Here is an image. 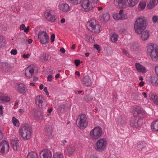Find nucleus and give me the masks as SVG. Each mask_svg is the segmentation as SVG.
I'll return each instance as SVG.
<instances>
[{"instance_id":"f257e3e1","label":"nucleus","mask_w":158,"mask_h":158,"mask_svg":"<svg viewBox=\"0 0 158 158\" xmlns=\"http://www.w3.org/2000/svg\"><path fill=\"white\" fill-rule=\"evenodd\" d=\"M147 20L143 17H140L136 20L134 24V28L135 33L137 34H140L146 28Z\"/></svg>"},{"instance_id":"f03ea898","label":"nucleus","mask_w":158,"mask_h":158,"mask_svg":"<svg viewBox=\"0 0 158 158\" xmlns=\"http://www.w3.org/2000/svg\"><path fill=\"white\" fill-rule=\"evenodd\" d=\"M114 0L115 6L119 8H126L127 7H132L135 6L139 0Z\"/></svg>"},{"instance_id":"7ed1b4c3","label":"nucleus","mask_w":158,"mask_h":158,"mask_svg":"<svg viewBox=\"0 0 158 158\" xmlns=\"http://www.w3.org/2000/svg\"><path fill=\"white\" fill-rule=\"evenodd\" d=\"M147 53L150 55L153 61L158 60V48L156 44H149L146 47Z\"/></svg>"},{"instance_id":"20e7f679","label":"nucleus","mask_w":158,"mask_h":158,"mask_svg":"<svg viewBox=\"0 0 158 158\" xmlns=\"http://www.w3.org/2000/svg\"><path fill=\"white\" fill-rule=\"evenodd\" d=\"M87 118L85 114H81L77 116L76 121L77 126L80 129L85 128L87 126Z\"/></svg>"},{"instance_id":"39448f33","label":"nucleus","mask_w":158,"mask_h":158,"mask_svg":"<svg viewBox=\"0 0 158 158\" xmlns=\"http://www.w3.org/2000/svg\"><path fill=\"white\" fill-rule=\"evenodd\" d=\"M88 29L91 31L95 33H99L101 31V26L97 23L94 19H90L88 22Z\"/></svg>"},{"instance_id":"423d86ee","label":"nucleus","mask_w":158,"mask_h":158,"mask_svg":"<svg viewBox=\"0 0 158 158\" xmlns=\"http://www.w3.org/2000/svg\"><path fill=\"white\" fill-rule=\"evenodd\" d=\"M107 145L106 140L104 138H101L96 143L94 148L98 152H102L106 149Z\"/></svg>"},{"instance_id":"0eeeda50","label":"nucleus","mask_w":158,"mask_h":158,"mask_svg":"<svg viewBox=\"0 0 158 158\" xmlns=\"http://www.w3.org/2000/svg\"><path fill=\"white\" fill-rule=\"evenodd\" d=\"M30 127L28 124H23L21 126L19 129V135L24 139H27L29 136Z\"/></svg>"},{"instance_id":"6e6552de","label":"nucleus","mask_w":158,"mask_h":158,"mask_svg":"<svg viewBox=\"0 0 158 158\" xmlns=\"http://www.w3.org/2000/svg\"><path fill=\"white\" fill-rule=\"evenodd\" d=\"M35 104L40 108H45L47 106L45 99L41 95H37L35 99Z\"/></svg>"},{"instance_id":"1a4fd4ad","label":"nucleus","mask_w":158,"mask_h":158,"mask_svg":"<svg viewBox=\"0 0 158 158\" xmlns=\"http://www.w3.org/2000/svg\"><path fill=\"white\" fill-rule=\"evenodd\" d=\"M38 38L43 44L48 43L49 41V36L45 31H40L38 34Z\"/></svg>"},{"instance_id":"9d476101","label":"nucleus","mask_w":158,"mask_h":158,"mask_svg":"<svg viewBox=\"0 0 158 158\" xmlns=\"http://www.w3.org/2000/svg\"><path fill=\"white\" fill-rule=\"evenodd\" d=\"M90 134L92 139H97L102 135V131L101 128L96 127L91 131Z\"/></svg>"},{"instance_id":"9b49d317","label":"nucleus","mask_w":158,"mask_h":158,"mask_svg":"<svg viewBox=\"0 0 158 158\" xmlns=\"http://www.w3.org/2000/svg\"><path fill=\"white\" fill-rule=\"evenodd\" d=\"M81 2L82 9L83 11H88L93 8L92 3L89 0H83Z\"/></svg>"},{"instance_id":"f8f14e48","label":"nucleus","mask_w":158,"mask_h":158,"mask_svg":"<svg viewBox=\"0 0 158 158\" xmlns=\"http://www.w3.org/2000/svg\"><path fill=\"white\" fill-rule=\"evenodd\" d=\"M9 144L7 141H2L0 143V153L6 154L9 151Z\"/></svg>"},{"instance_id":"ddd939ff","label":"nucleus","mask_w":158,"mask_h":158,"mask_svg":"<svg viewBox=\"0 0 158 158\" xmlns=\"http://www.w3.org/2000/svg\"><path fill=\"white\" fill-rule=\"evenodd\" d=\"M142 119L136 116H133L130 120V125L132 127H137L140 126L141 123Z\"/></svg>"},{"instance_id":"4468645a","label":"nucleus","mask_w":158,"mask_h":158,"mask_svg":"<svg viewBox=\"0 0 158 158\" xmlns=\"http://www.w3.org/2000/svg\"><path fill=\"white\" fill-rule=\"evenodd\" d=\"M44 16L46 19L49 21L54 22L56 21L55 16L53 14V11L51 10H46L44 14Z\"/></svg>"},{"instance_id":"2eb2a0df","label":"nucleus","mask_w":158,"mask_h":158,"mask_svg":"<svg viewBox=\"0 0 158 158\" xmlns=\"http://www.w3.org/2000/svg\"><path fill=\"white\" fill-rule=\"evenodd\" d=\"M134 115V116L137 117L139 118L142 119L145 116V114L140 107H137L135 109Z\"/></svg>"},{"instance_id":"dca6fc26","label":"nucleus","mask_w":158,"mask_h":158,"mask_svg":"<svg viewBox=\"0 0 158 158\" xmlns=\"http://www.w3.org/2000/svg\"><path fill=\"white\" fill-rule=\"evenodd\" d=\"M81 83L83 85L89 87L92 85V82L89 76H86L83 77Z\"/></svg>"},{"instance_id":"f3484780","label":"nucleus","mask_w":158,"mask_h":158,"mask_svg":"<svg viewBox=\"0 0 158 158\" xmlns=\"http://www.w3.org/2000/svg\"><path fill=\"white\" fill-rule=\"evenodd\" d=\"M51 152L48 150H44L42 151L40 153V158H51Z\"/></svg>"},{"instance_id":"a211bd4d","label":"nucleus","mask_w":158,"mask_h":158,"mask_svg":"<svg viewBox=\"0 0 158 158\" xmlns=\"http://www.w3.org/2000/svg\"><path fill=\"white\" fill-rule=\"evenodd\" d=\"M58 8L62 12L66 13L70 10L69 5L66 3H62L59 4Z\"/></svg>"},{"instance_id":"6ab92c4d","label":"nucleus","mask_w":158,"mask_h":158,"mask_svg":"<svg viewBox=\"0 0 158 158\" xmlns=\"http://www.w3.org/2000/svg\"><path fill=\"white\" fill-rule=\"evenodd\" d=\"M123 10L121 9L119 11V13L115 14L113 15V18L116 20L125 19V15L123 14Z\"/></svg>"},{"instance_id":"aec40b11","label":"nucleus","mask_w":158,"mask_h":158,"mask_svg":"<svg viewBox=\"0 0 158 158\" xmlns=\"http://www.w3.org/2000/svg\"><path fill=\"white\" fill-rule=\"evenodd\" d=\"M150 99L155 104L158 105V96L154 92H151L148 96Z\"/></svg>"},{"instance_id":"412c9836","label":"nucleus","mask_w":158,"mask_h":158,"mask_svg":"<svg viewBox=\"0 0 158 158\" xmlns=\"http://www.w3.org/2000/svg\"><path fill=\"white\" fill-rule=\"evenodd\" d=\"M16 88L19 92L23 94L25 93L27 90L26 87L23 83L18 84L16 86Z\"/></svg>"},{"instance_id":"4be33fe9","label":"nucleus","mask_w":158,"mask_h":158,"mask_svg":"<svg viewBox=\"0 0 158 158\" xmlns=\"http://www.w3.org/2000/svg\"><path fill=\"white\" fill-rule=\"evenodd\" d=\"M32 113L34 116L37 117L39 119H42L43 117L42 113L40 110L36 109H34Z\"/></svg>"},{"instance_id":"5701e85b","label":"nucleus","mask_w":158,"mask_h":158,"mask_svg":"<svg viewBox=\"0 0 158 158\" xmlns=\"http://www.w3.org/2000/svg\"><path fill=\"white\" fill-rule=\"evenodd\" d=\"M0 100L3 102H9L10 101V99L8 95L3 93H0Z\"/></svg>"},{"instance_id":"b1692460","label":"nucleus","mask_w":158,"mask_h":158,"mask_svg":"<svg viewBox=\"0 0 158 158\" xmlns=\"http://www.w3.org/2000/svg\"><path fill=\"white\" fill-rule=\"evenodd\" d=\"M135 66L136 69L139 72L143 73L146 72L145 68L140 64L136 63Z\"/></svg>"},{"instance_id":"393cba45","label":"nucleus","mask_w":158,"mask_h":158,"mask_svg":"<svg viewBox=\"0 0 158 158\" xmlns=\"http://www.w3.org/2000/svg\"><path fill=\"white\" fill-rule=\"evenodd\" d=\"M150 35V34L149 31L148 30H146L144 31L141 34V38L142 40L145 41L146 40Z\"/></svg>"},{"instance_id":"a878e982","label":"nucleus","mask_w":158,"mask_h":158,"mask_svg":"<svg viewBox=\"0 0 158 158\" xmlns=\"http://www.w3.org/2000/svg\"><path fill=\"white\" fill-rule=\"evenodd\" d=\"M151 127L152 131L158 132V119L152 123Z\"/></svg>"},{"instance_id":"bb28decb","label":"nucleus","mask_w":158,"mask_h":158,"mask_svg":"<svg viewBox=\"0 0 158 158\" xmlns=\"http://www.w3.org/2000/svg\"><path fill=\"white\" fill-rule=\"evenodd\" d=\"M158 2L157 0H150L147 5V7L149 9H152L157 4Z\"/></svg>"},{"instance_id":"cd10ccee","label":"nucleus","mask_w":158,"mask_h":158,"mask_svg":"<svg viewBox=\"0 0 158 158\" xmlns=\"http://www.w3.org/2000/svg\"><path fill=\"white\" fill-rule=\"evenodd\" d=\"M110 16L107 13H105L103 14L101 17L100 20L103 22H106L109 19Z\"/></svg>"},{"instance_id":"c85d7f7f","label":"nucleus","mask_w":158,"mask_h":158,"mask_svg":"<svg viewBox=\"0 0 158 158\" xmlns=\"http://www.w3.org/2000/svg\"><path fill=\"white\" fill-rule=\"evenodd\" d=\"M150 82L153 86H158V79L156 77H151L150 78Z\"/></svg>"},{"instance_id":"c756f323","label":"nucleus","mask_w":158,"mask_h":158,"mask_svg":"<svg viewBox=\"0 0 158 158\" xmlns=\"http://www.w3.org/2000/svg\"><path fill=\"white\" fill-rule=\"evenodd\" d=\"M11 144L13 148L14 151L17 150L19 148L18 142L17 140H12L11 142Z\"/></svg>"},{"instance_id":"7c9ffc66","label":"nucleus","mask_w":158,"mask_h":158,"mask_svg":"<svg viewBox=\"0 0 158 158\" xmlns=\"http://www.w3.org/2000/svg\"><path fill=\"white\" fill-rule=\"evenodd\" d=\"M50 59V57L48 54H43L40 57V60L43 62H45L46 61H48Z\"/></svg>"},{"instance_id":"2f4dec72","label":"nucleus","mask_w":158,"mask_h":158,"mask_svg":"<svg viewBox=\"0 0 158 158\" xmlns=\"http://www.w3.org/2000/svg\"><path fill=\"white\" fill-rule=\"evenodd\" d=\"M146 3V1L145 0L140 1L139 5V8L140 10H143L145 8Z\"/></svg>"},{"instance_id":"473e14b6","label":"nucleus","mask_w":158,"mask_h":158,"mask_svg":"<svg viewBox=\"0 0 158 158\" xmlns=\"http://www.w3.org/2000/svg\"><path fill=\"white\" fill-rule=\"evenodd\" d=\"M12 122L14 126L16 127H19V126L20 124L19 120L15 117H13L12 118Z\"/></svg>"},{"instance_id":"72a5a7b5","label":"nucleus","mask_w":158,"mask_h":158,"mask_svg":"<svg viewBox=\"0 0 158 158\" xmlns=\"http://www.w3.org/2000/svg\"><path fill=\"white\" fill-rule=\"evenodd\" d=\"M75 150V147L73 146L70 147L68 149L66 152V153L68 155H71L74 152Z\"/></svg>"},{"instance_id":"f704fd0d","label":"nucleus","mask_w":158,"mask_h":158,"mask_svg":"<svg viewBox=\"0 0 158 158\" xmlns=\"http://www.w3.org/2000/svg\"><path fill=\"white\" fill-rule=\"evenodd\" d=\"M52 158H64V156L62 153L57 152L54 154Z\"/></svg>"},{"instance_id":"c9c22d12","label":"nucleus","mask_w":158,"mask_h":158,"mask_svg":"<svg viewBox=\"0 0 158 158\" xmlns=\"http://www.w3.org/2000/svg\"><path fill=\"white\" fill-rule=\"evenodd\" d=\"M20 29L21 30H23L25 32L27 33L29 30V27H26L25 25L23 24L21 25L20 26Z\"/></svg>"},{"instance_id":"e433bc0d","label":"nucleus","mask_w":158,"mask_h":158,"mask_svg":"<svg viewBox=\"0 0 158 158\" xmlns=\"http://www.w3.org/2000/svg\"><path fill=\"white\" fill-rule=\"evenodd\" d=\"M30 74L31 75H32L34 72H36L37 71V68L36 66L33 64L30 65Z\"/></svg>"},{"instance_id":"4c0bfd02","label":"nucleus","mask_w":158,"mask_h":158,"mask_svg":"<svg viewBox=\"0 0 158 158\" xmlns=\"http://www.w3.org/2000/svg\"><path fill=\"white\" fill-rule=\"evenodd\" d=\"M118 35L116 34H114L110 36V39L113 42H115L118 40Z\"/></svg>"},{"instance_id":"58836bf2","label":"nucleus","mask_w":158,"mask_h":158,"mask_svg":"<svg viewBox=\"0 0 158 158\" xmlns=\"http://www.w3.org/2000/svg\"><path fill=\"white\" fill-rule=\"evenodd\" d=\"M6 43L5 37L2 35L0 36V47L4 45Z\"/></svg>"},{"instance_id":"ea45409f","label":"nucleus","mask_w":158,"mask_h":158,"mask_svg":"<svg viewBox=\"0 0 158 158\" xmlns=\"http://www.w3.org/2000/svg\"><path fill=\"white\" fill-rule=\"evenodd\" d=\"M72 4L74 5H77L80 4L81 0H68Z\"/></svg>"},{"instance_id":"a19ab883","label":"nucleus","mask_w":158,"mask_h":158,"mask_svg":"<svg viewBox=\"0 0 158 158\" xmlns=\"http://www.w3.org/2000/svg\"><path fill=\"white\" fill-rule=\"evenodd\" d=\"M65 106L64 105H61L59 106L58 109V111L60 112H64L65 110Z\"/></svg>"},{"instance_id":"79ce46f5","label":"nucleus","mask_w":158,"mask_h":158,"mask_svg":"<svg viewBox=\"0 0 158 158\" xmlns=\"http://www.w3.org/2000/svg\"><path fill=\"white\" fill-rule=\"evenodd\" d=\"M24 74L25 76L28 78L30 77V67L28 66L25 69L24 71Z\"/></svg>"},{"instance_id":"37998d69","label":"nucleus","mask_w":158,"mask_h":158,"mask_svg":"<svg viewBox=\"0 0 158 158\" xmlns=\"http://www.w3.org/2000/svg\"><path fill=\"white\" fill-rule=\"evenodd\" d=\"M30 158H38L37 153L34 152H30Z\"/></svg>"},{"instance_id":"c03bdc74","label":"nucleus","mask_w":158,"mask_h":158,"mask_svg":"<svg viewBox=\"0 0 158 158\" xmlns=\"http://www.w3.org/2000/svg\"><path fill=\"white\" fill-rule=\"evenodd\" d=\"M17 51L16 49H13L11 50L10 52L11 55H16L17 53Z\"/></svg>"},{"instance_id":"a18cd8bd","label":"nucleus","mask_w":158,"mask_h":158,"mask_svg":"<svg viewBox=\"0 0 158 158\" xmlns=\"http://www.w3.org/2000/svg\"><path fill=\"white\" fill-rule=\"evenodd\" d=\"M93 99V98L91 96H86V98H85V100L87 102H90L92 101Z\"/></svg>"},{"instance_id":"49530a36","label":"nucleus","mask_w":158,"mask_h":158,"mask_svg":"<svg viewBox=\"0 0 158 158\" xmlns=\"http://www.w3.org/2000/svg\"><path fill=\"white\" fill-rule=\"evenodd\" d=\"M152 20L154 23L156 22L158 20V16H153L152 18Z\"/></svg>"},{"instance_id":"de8ad7c7","label":"nucleus","mask_w":158,"mask_h":158,"mask_svg":"<svg viewBox=\"0 0 158 158\" xmlns=\"http://www.w3.org/2000/svg\"><path fill=\"white\" fill-rule=\"evenodd\" d=\"M46 134L48 136L52 135L51 130L50 128H49L47 129Z\"/></svg>"},{"instance_id":"09e8293b","label":"nucleus","mask_w":158,"mask_h":158,"mask_svg":"<svg viewBox=\"0 0 158 158\" xmlns=\"http://www.w3.org/2000/svg\"><path fill=\"white\" fill-rule=\"evenodd\" d=\"M55 34H52V35L51 36V39H50V40H51V42L52 43L54 42V41L55 40Z\"/></svg>"},{"instance_id":"8fccbe9b","label":"nucleus","mask_w":158,"mask_h":158,"mask_svg":"<svg viewBox=\"0 0 158 158\" xmlns=\"http://www.w3.org/2000/svg\"><path fill=\"white\" fill-rule=\"evenodd\" d=\"M74 62L77 66H78L80 64V61L79 60H75Z\"/></svg>"},{"instance_id":"3c124183","label":"nucleus","mask_w":158,"mask_h":158,"mask_svg":"<svg viewBox=\"0 0 158 158\" xmlns=\"http://www.w3.org/2000/svg\"><path fill=\"white\" fill-rule=\"evenodd\" d=\"M94 48L97 49L98 51H100V49L99 46L97 44H95L94 45Z\"/></svg>"},{"instance_id":"603ef678","label":"nucleus","mask_w":158,"mask_h":158,"mask_svg":"<svg viewBox=\"0 0 158 158\" xmlns=\"http://www.w3.org/2000/svg\"><path fill=\"white\" fill-rule=\"evenodd\" d=\"M30 56V55L29 54H24L23 56V57L24 59H27Z\"/></svg>"},{"instance_id":"864d4df0","label":"nucleus","mask_w":158,"mask_h":158,"mask_svg":"<svg viewBox=\"0 0 158 158\" xmlns=\"http://www.w3.org/2000/svg\"><path fill=\"white\" fill-rule=\"evenodd\" d=\"M47 81H51L52 79V75H49L47 77Z\"/></svg>"},{"instance_id":"5fc2aeb1","label":"nucleus","mask_w":158,"mask_h":158,"mask_svg":"<svg viewBox=\"0 0 158 158\" xmlns=\"http://www.w3.org/2000/svg\"><path fill=\"white\" fill-rule=\"evenodd\" d=\"M44 91L45 92L46 95H49V93L48 91V89L47 87H44Z\"/></svg>"},{"instance_id":"6e6d98bb","label":"nucleus","mask_w":158,"mask_h":158,"mask_svg":"<svg viewBox=\"0 0 158 158\" xmlns=\"http://www.w3.org/2000/svg\"><path fill=\"white\" fill-rule=\"evenodd\" d=\"M3 137V134L2 131L0 130V140L2 139Z\"/></svg>"},{"instance_id":"4d7b16f0","label":"nucleus","mask_w":158,"mask_h":158,"mask_svg":"<svg viewBox=\"0 0 158 158\" xmlns=\"http://www.w3.org/2000/svg\"><path fill=\"white\" fill-rule=\"evenodd\" d=\"M89 158H98V157L96 154H93L90 155Z\"/></svg>"},{"instance_id":"13d9d810","label":"nucleus","mask_w":158,"mask_h":158,"mask_svg":"<svg viewBox=\"0 0 158 158\" xmlns=\"http://www.w3.org/2000/svg\"><path fill=\"white\" fill-rule=\"evenodd\" d=\"M155 72L156 74L158 76V66L155 67Z\"/></svg>"},{"instance_id":"bf43d9fd","label":"nucleus","mask_w":158,"mask_h":158,"mask_svg":"<svg viewBox=\"0 0 158 158\" xmlns=\"http://www.w3.org/2000/svg\"><path fill=\"white\" fill-rule=\"evenodd\" d=\"M2 108L3 106H0V114L1 115H2L3 114Z\"/></svg>"},{"instance_id":"052dcab7","label":"nucleus","mask_w":158,"mask_h":158,"mask_svg":"<svg viewBox=\"0 0 158 158\" xmlns=\"http://www.w3.org/2000/svg\"><path fill=\"white\" fill-rule=\"evenodd\" d=\"M144 82L143 81H141L139 84V85L140 87H142L144 85Z\"/></svg>"},{"instance_id":"680f3d73","label":"nucleus","mask_w":158,"mask_h":158,"mask_svg":"<svg viewBox=\"0 0 158 158\" xmlns=\"http://www.w3.org/2000/svg\"><path fill=\"white\" fill-rule=\"evenodd\" d=\"M60 51L63 53H65V50L64 48H60Z\"/></svg>"},{"instance_id":"e2e57ef3","label":"nucleus","mask_w":158,"mask_h":158,"mask_svg":"<svg viewBox=\"0 0 158 158\" xmlns=\"http://www.w3.org/2000/svg\"><path fill=\"white\" fill-rule=\"evenodd\" d=\"M123 53L126 56H128V54L126 50H123Z\"/></svg>"},{"instance_id":"0e129e2a","label":"nucleus","mask_w":158,"mask_h":158,"mask_svg":"<svg viewBox=\"0 0 158 158\" xmlns=\"http://www.w3.org/2000/svg\"><path fill=\"white\" fill-rule=\"evenodd\" d=\"M143 95L145 98H147V94L145 92H143Z\"/></svg>"},{"instance_id":"69168bd1","label":"nucleus","mask_w":158,"mask_h":158,"mask_svg":"<svg viewBox=\"0 0 158 158\" xmlns=\"http://www.w3.org/2000/svg\"><path fill=\"white\" fill-rule=\"evenodd\" d=\"M60 21L61 23H64L65 22V19L64 18H62L61 19Z\"/></svg>"},{"instance_id":"338daca9","label":"nucleus","mask_w":158,"mask_h":158,"mask_svg":"<svg viewBox=\"0 0 158 158\" xmlns=\"http://www.w3.org/2000/svg\"><path fill=\"white\" fill-rule=\"evenodd\" d=\"M93 3H97L99 1V0H92Z\"/></svg>"},{"instance_id":"774afa93","label":"nucleus","mask_w":158,"mask_h":158,"mask_svg":"<svg viewBox=\"0 0 158 158\" xmlns=\"http://www.w3.org/2000/svg\"><path fill=\"white\" fill-rule=\"evenodd\" d=\"M62 142L63 144H61V145H64L67 143V141L66 140H64L62 141Z\"/></svg>"}]
</instances>
